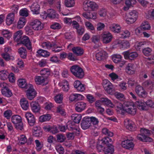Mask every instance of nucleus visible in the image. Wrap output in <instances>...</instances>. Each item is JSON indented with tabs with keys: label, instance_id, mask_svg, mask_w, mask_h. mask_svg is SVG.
Segmentation results:
<instances>
[{
	"label": "nucleus",
	"instance_id": "obj_14",
	"mask_svg": "<svg viewBox=\"0 0 154 154\" xmlns=\"http://www.w3.org/2000/svg\"><path fill=\"white\" fill-rule=\"evenodd\" d=\"M135 91L137 94L140 97H146V93L143 87L139 85H137L136 87Z\"/></svg>",
	"mask_w": 154,
	"mask_h": 154
},
{
	"label": "nucleus",
	"instance_id": "obj_64",
	"mask_svg": "<svg viewBox=\"0 0 154 154\" xmlns=\"http://www.w3.org/2000/svg\"><path fill=\"white\" fill-rule=\"evenodd\" d=\"M63 99L62 95L61 94H58L55 96L54 100L55 102L58 103H61Z\"/></svg>",
	"mask_w": 154,
	"mask_h": 154
},
{
	"label": "nucleus",
	"instance_id": "obj_31",
	"mask_svg": "<svg viewBox=\"0 0 154 154\" xmlns=\"http://www.w3.org/2000/svg\"><path fill=\"white\" fill-rule=\"evenodd\" d=\"M62 47L61 46H58L56 42H52V51L55 53L59 52L62 50Z\"/></svg>",
	"mask_w": 154,
	"mask_h": 154
},
{
	"label": "nucleus",
	"instance_id": "obj_59",
	"mask_svg": "<svg viewBox=\"0 0 154 154\" xmlns=\"http://www.w3.org/2000/svg\"><path fill=\"white\" fill-rule=\"evenodd\" d=\"M27 119L30 126H32L35 125V120L34 116H31L29 118Z\"/></svg>",
	"mask_w": 154,
	"mask_h": 154
},
{
	"label": "nucleus",
	"instance_id": "obj_53",
	"mask_svg": "<svg viewBox=\"0 0 154 154\" xmlns=\"http://www.w3.org/2000/svg\"><path fill=\"white\" fill-rule=\"evenodd\" d=\"M55 149L59 154H63L65 152L64 148L60 144L57 145L55 146Z\"/></svg>",
	"mask_w": 154,
	"mask_h": 154
},
{
	"label": "nucleus",
	"instance_id": "obj_5",
	"mask_svg": "<svg viewBox=\"0 0 154 154\" xmlns=\"http://www.w3.org/2000/svg\"><path fill=\"white\" fill-rule=\"evenodd\" d=\"M98 8V5L94 2L87 1L83 3V8L85 11H94Z\"/></svg>",
	"mask_w": 154,
	"mask_h": 154
},
{
	"label": "nucleus",
	"instance_id": "obj_37",
	"mask_svg": "<svg viewBox=\"0 0 154 154\" xmlns=\"http://www.w3.org/2000/svg\"><path fill=\"white\" fill-rule=\"evenodd\" d=\"M11 119L12 122L15 125L22 122L21 117L18 115L13 116Z\"/></svg>",
	"mask_w": 154,
	"mask_h": 154
},
{
	"label": "nucleus",
	"instance_id": "obj_55",
	"mask_svg": "<svg viewBox=\"0 0 154 154\" xmlns=\"http://www.w3.org/2000/svg\"><path fill=\"white\" fill-rule=\"evenodd\" d=\"M124 103L122 105V103L119 102H117L115 105L114 107H116V110L117 111H119L120 110L122 111H124Z\"/></svg>",
	"mask_w": 154,
	"mask_h": 154
},
{
	"label": "nucleus",
	"instance_id": "obj_7",
	"mask_svg": "<svg viewBox=\"0 0 154 154\" xmlns=\"http://www.w3.org/2000/svg\"><path fill=\"white\" fill-rule=\"evenodd\" d=\"M27 86L26 96L29 99L31 100L36 97L37 93L32 85H29Z\"/></svg>",
	"mask_w": 154,
	"mask_h": 154
},
{
	"label": "nucleus",
	"instance_id": "obj_19",
	"mask_svg": "<svg viewBox=\"0 0 154 154\" xmlns=\"http://www.w3.org/2000/svg\"><path fill=\"white\" fill-rule=\"evenodd\" d=\"M107 55V54L106 51H102L96 54V57L97 60H100L106 58Z\"/></svg>",
	"mask_w": 154,
	"mask_h": 154
},
{
	"label": "nucleus",
	"instance_id": "obj_6",
	"mask_svg": "<svg viewBox=\"0 0 154 154\" xmlns=\"http://www.w3.org/2000/svg\"><path fill=\"white\" fill-rule=\"evenodd\" d=\"M122 54L125 59L131 61L135 60L138 56V54L137 52H131L129 50L123 52Z\"/></svg>",
	"mask_w": 154,
	"mask_h": 154
},
{
	"label": "nucleus",
	"instance_id": "obj_57",
	"mask_svg": "<svg viewBox=\"0 0 154 154\" xmlns=\"http://www.w3.org/2000/svg\"><path fill=\"white\" fill-rule=\"evenodd\" d=\"M102 132L103 134L110 137H112L113 135V133L107 128H103L102 130Z\"/></svg>",
	"mask_w": 154,
	"mask_h": 154
},
{
	"label": "nucleus",
	"instance_id": "obj_49",
	"mask_svg": "<svg viewBox=\"0 0 154 154\" xmlns=\"http://www.w3.org/2000/svg\"><path fill=\"white\" fill-rule=\"evenodd\" d=\"M140 131L141 133L143 134L144 136H146V137L149 138L148 136L151 134V131L144 128H141Z\"/></svg>",
	"mask_w": 154,
	"mask_h": 154
},
{
	"label": "nucleus",
	"instance_id": "obj_48",
	"mask_svg": "<svg viewBox=\"0 0 154 154\" xmlns=\"http://www.w3.org/2000/svg\"><path fill=\"white\" fill-rule=\"evenodd\" d=\"M120 35H121L120 37L122 38H126L130 36V32L127 30H122L120 31Z\"/></svg>",
	"mask_w": 154,
	"mask_h": 154
},
{
	"label": "nucleus",
	"instance_id": "obj_56",
	"mask_svg": "<svg viewBox=\"0 0 154 154\" xmlns=\"http://www.w3.org/2000/svg\"><path fill=\"white\" fill-rule=\"evenodd\" d=\"M65 4L67 7H71L74 6L75 2L74 0H65Z\"/></svg>",
	"mask_w": 154,
	"mask_h": 154
},
{
	"label": "nucleus",
	"instance_id": "obj_16",
	"mask_svg": "<svg viewBox=\"0 0 154 154\" xmlns=\"http://www.w3.org/2000/svg\"><path fill=\"white\" fill-rule=\"evenodd\" d=\"M83 16L87 19H95L97 18L96 13L90 12H84L82 14Z\"/></svg>",
	"mask_w": 154,
	"mask_h": 154
},
{
	"label": "nucleus",
	"instance_id": "obj_30",
	"mask_svg": "<svg viewBox=\"0 0 154 154\" xmlns=\"http://www.w3.org/2000/svg\"><path fill=\"white\" fill-rule=\"evenodd\" d=\"M46 79L43 76H36L35 77L34 80L36 84L40 85L44 83Z\"/></svg>",
	"mask_w": 154,
	"mask_h": 154
},
{
	"label": "nucleus",
	"instance_id": "obj_34",
	"mask_svg": "<svg viewBox=\"0 0 154 154\" xmlns=\"http://www.w3.org/2000/svg\"><path fill=\"white\" fill-rule=\"evenodd\" d=\"M67 128L69 131H73L74 133H76V131L78 130V127L74 124V122H69L67 125Z\"/></svg>",
	"mask_w": 154,
	"mask_h": 154
},
{
	"label": "nucleus",
	"instance_id": "obj_43",
	"mask_svg": "<svg viewBox=\"0 0 154 154\" xmlns=\"http://www.w3.org/2000/svg\"><path fill=\"white\" fill-rule=\"evenodd\" d=\"M9 73L5 70H2L0 71V79L4 80L8 78Z\"/></svg>",
	"mask_w": 154,
	"mask_h": 154
},
{
	"label": "nucleus",
	"instance_id": "obj_33",
	"mask_svg": "<svg viewBox=\"0 0 154 154\" xmlns=\"http://www.w3.org/2000/svg\"><path fill=\"white\" fill-rule=\"evenodd\" d=\"M30 105L32 109L33 112L36 113L38 112L40 107L37 102H32L31 103Z\"/></svg>",
	"mask_w": 154,
	"mask_h": 154
},
{
	"label": "nucleus",
	"instance_id": "obj_32",
	"mask_svg": "<svg viewBox=\"0 0 154 154\" xmlns=\"http://www.w3.org/2000/svg\"><path fill=\"white\" fill-rule=\"evenodd\" d=\"M18 52L20 57L23 59H25L27 56V52L26 49L24 47H21L18 50Z\"/></svg>",
	"mask_w": 154,
	"mask_h": 154
},
{
	"label": "nucleus",
	"instance_id": "obj_13",
	"mask_svg": "<svg viewBox=\"0 0 154 154\" xmlns=\"http://www.w3.org/2000/svg\"><path fill=\"white\" fill-rule=\"evenodd\" d=\"M124 125L126 128L130 131H133L135 130L134 123L131 120H127L125 121Z\"/></svg>",
	"mask_w": 154,
	"mask_h": 154
},
{
	"label": "nucleus",
	"instance_id": "obj_3",
	"mask_svg": "<svg viewBox=\"0 0 154 154\" xmlns=\"http://www.w3.org/2000/svg\"><path fill=\"white\" fill-rule=\"evenodd\" d=\"M124 111L128 114L132 115L135 114L136 112L137 108L133 103L129 102L124 103Z\"/></svg>",
	"mask_w": 154,
	"mask_h": 154
},
{
	"label": "nucleus",
	"instance_id": "obj_51",
	"mask_svg": "<svg viewBox=\"0 0 154 154\" xmlns=\"http://www.w3.org/2000/svg\"><path fill=\"white\" fill-rule=\"evenodd\" d=\"M2 56L3 58L6 61H9L10 60L14 59V57L10 56L8 53H4L2 54Z\"/></svg>",
	"mask_w": 154,
	"mask_h": 154
},
{
	"label": "nucleus",
	"instance_id": "obj_50",
	"mask_svg": "<svg viewBox=\"0 0 154 154\" xmlns=\"http://www.w3.org/2000/svg\"><path fill=\"white\" fill-rule=\"evenodd\" d=\"M122 57L119 54H114L112 56V60L115 63H119L122 60Z\"/></svg>",
	"mask_w": 154,
	"mask_h": 154
},
{
	"label": "nucleus",
	"instance_id": "obj_2",
	"mask_svg": "<svg viewBox=\"0 0 154 154\" xmlns=\"http://www.w3.org/2000/svg\"><path fill=\"white\" fill-rule=\"evenodd\" d=\"M70 70L74 76L79 78L81 79L84 76V74L83 69L78 65L72 66L70 68Z\"/></svg>",
	"mask_w": 154,
	"mask_h": 154
},
{
	"label": "nucleus",
	"instance_id": "obj_63",
	"mask_svg": "<svg viewBox=\"0 0 154 154\" xmlns=\"http://www.w3.org/2000/svg\"><path fill=\"white\" fill-rule=\"evenodd\" d=\"M50 27L54 29H59L61 28V26L59 23H55L51 26Z\"/></svg>",
	"mask_w": 154,
	"mask_h": 154
},
{
	"label": "nucleus",
	"instance_id": "obj_38",
	"mask_svg": "<svg viewBox=\"0 0 154 154\" xmlns=\"http://www.w3.org/2000/svg\"><path fill=\"white\" fill-rule=\"evenodd\" d=\"M48 16L51 18H55L57 17V14L56 13L55 11L52 9H49L47 11Z\"/></svg>",
	"mask_w": 154,
	"mask_h": 154
},
{
	"label": "nucleus",
	"instance_id": "obj_39",
	"mask_svg": "<svg viewBox=\"0 0 154 154\" xmlns=\"http://www.w3.org/2000/svg\"><path fill=\"white\" fill-rule=\"evenodd\" d=\"M26 23L25 18L24 17H20L17 23V28L18 29L22 28L25 24Z\"/></svg>",
	"mask_w": 154,
	"mask_h": 154
},
{
	"label": "nucleus",
	"instance_id": "obj_62",
	"mask_svg": "<svg viewBox=\"0 0 154 154\" xmlns=\"http://www.w3.org/2000/svg\"><path fill=\"white\" fill-rule=\"evenodd\" d=\"M20 15L22 16L26 17L28 16V11L26 8L22 9L20 11Z\"/></svg>",
	"mask_w": 154,
	"mask_h": 154
},
{
	"label": "nucleus",
	"instance_id": "obj_28",
	"mask_svg": "<svg viewBox=\"0 0 154 154\" xmlns=\"http://www.w3.org/2000/svg\"><path fill=\"white\" fill-rule=\"evenodd\" d=\"M83 96L78 94H72L69 97V100L72 102L80 100H82Z\"/></svg>",
	"mask_w": 154,
	"mask_h": 154
},
{
	"label": "nucleus",
	"instance_id": "obj_44",
	"mask_svg": "<svg viewBox=\"0 0 154 154\" xmlns=\"http://www.w3.org/2000/svg\"><path fill=\"white\" fill-rule=\"evenodd\" d=\"M101 100L102 103L112 108L114 107V105L112 103L111 101L107 98H102Z\"/></svg>",
	"mask_w": 154,
	"mask_h": 154
},
{
	"label": "nucleus",
	"instance_id": "obj_17",
	"mask_svg": "<svg viewBox=\"0 0 154 154\" xmlns=\"http://www.w3.org/2000/svg\"><path fill=\"white\" fill-rule=\"evenodd\" d=\"M86 106L85 103L82 102H78L75 105V109L78 112H81L85 109Z\"/></svg>",
	"mask_w": 154,
	"mask_h": 154
},
{
	"label": "nucleus",
	"instance_id": "obj_20",
	"mask_svg": "<svg viewBox=\"0 0 154 154\" xmlns=\"http://www.w3.org/2000/svg\"><path fill=\"white\" fill-rule=\"evenodd\" d=\"M125 71L129 74H133L135 73V69L134 65L131 63H129L126 67Z\"/></svg>",
	"mask_w": 154,
	"mask_h": 154
},
{
	"label": "nucleus",
	"instance_id": "obj_58",
	"mask_svg": "<svg viewBox=\"0 0 154 154\" xmlns=\"http://www.w3.org/2000/svg\"><path fill=\"white\" fill-rule=\"evenodd\" d=\"M19 143L21 144H24L27 141V138L24 135H21L18 138Z\"/></svg>",
	"mask_w": 154,
	"mask_h": 154
},
{
	"label": "nucleus",
	"instance_id": "obj_36",
	"mask_svg": "<svg viewBox=\"0 0 154 154\" xmlns=\"http://www.w3.org/2000/svg\"><path fill=\"white\" fill-rule=\"evenodd\" d=\"M18 85L20 87L26 89V88L28 87L27 86L31 84H27L25 79H20L18 80Z\"/></svg>",
	"mask_w": 154,
	"mask_h": 154
},
{
	"label": "nucleus",
	"instance_id": "obj_11",
	"mask_svg": "<svg viewBox=\"0 0 154 154\" xmlns=\"http://www.w3.org/2000/svg\"><path fill=\"white\" fill-rule=\"evenodd\" d=\"M102 41L104 43L107 44L110 42L112 40V36L109 32H105L101 35Z\"/></svg>",
	"mask_w": 154,
	"mask_h": 154
},
{
	"label": "nucleus",
	"instance_id": "obj_23",
	"mask_svg": "<svg viewBox=\"0 0 154 154\" xmlns=\"http://www.w3.org/2000/svg\"><path fill=\"white\" fill-rule=\"evenodd\" d=\"M15 15L14 14L10 13L7 16L6 19V23L8 25L12 24L14 20Z\"/></svg>",
	"mask_w": 154,
	"mask_h": 154
},
{
	"label": "nucleus",
	"instance_id": "obj_8",
	"mask_svg": "<svg viewBox=\"0 0 154 154\" xmlns=\"http://www.w3.org/2000/svg\"><path fill=\"white\" fill-rule=\"evenodd\" d=\"M30 25L35 30L40 31L44 27L43 24L38 19L32 20L30 22Z\"/></svg>",
	"mask_w": 154,
	"mask_h": 154
},
{
	"label": "nucleus",
	"instance_id": "obj_15",
	"mask_svg": "<svg viewBox=\"0 0 154 154\" xmlns=\"http://www.w3.org/2000/svg\"><path fill=\"white\" fill-rule=\"evenodd\" d=\"M136 104L138 108L140 110H146L147 109L146 102L143 100H138L136 102Z\"/></svg>",
	"mask_w": 154,
	"mask_h": 154
},
{
	"label": "nucleus",
	"instance_id": "obj_60",
	"mask_svg": "<svg viewBox=\"0 0 154 154\" xmlns=\"http://www.w3.org/2000/svg\"><path fill=\"white\" fill-rule=\"evenodd\" d=\"M115 96L117 99L121 100H123L125 98L124 95L120 92L115 93Z\"/></svg>",
	"mask_w": 154,
	"mask_h": 154
},
{
	"label": "nucleus",
	"instance_id": "obj_27",
	"mask_svg": "<svg viewBox=\"0 0 154 154\" xmlns=\"http://www.w3.org/2000/svg\"><path fill=\"white\" fill-rule=\"evenodd\" d=\"M30 9L33 14H39L40 6L37 3H34L32 4Z\"/></svg>",
	"mask_w": 154,
	"mask_h": 154
},
{
	"label": "nucleus",
	"instance_id": "obj_22",
	"mask_svg": "<svg viewBox=\"0 0 154 154\" xmlns=\"http://www.w3.org/2000/svg\"><path fill=\"white\" fill-rule=\"evenodd\" d=\"M109 28L111 31L114 33H119L121 31V27L119 25L117 24H112Z\"/></svg>",
	"mask_w": 154,
	"mask_h": 154
},
{
	"label": "nucleus",
	"instance_id": "obj_45",
	"mask_svg": "<svg viewBox=\"0 0 154 154\" xmlns=\"http://www.w3.org/2000/svg\"><path fill=\"white\" fill-rule=\"evenodd\" d=\"M150 26L148 22L145 21L143 22L141 25V28L143 30H149L150 29Z\"/></svg>",
	"mask_w": 154,
	"mask_h": 154
},
{
	"label": "nucleus",
	"instance_id": "obj_40",
	"mask_svg": "<svg viewBox=\"0 0 154 154\" xmlns=\"http://www.w3.org/2000/svg\"><path fill=\"white\" fill-rule=\"evenodd\" d=\"M38 53L40 56L45 57H47L50 55V53L42 49H40L37 51Z\"/></svg>",
	"mask_w": 154,
	"mask_h": 154
},
{
	"label": "nucleus",
	"instance_id": "obj_29",
	"mask_svg": "<svg viewBox=\"0 0 154 154\" xmlns=\"http://www.w3.org/2000/svg\"><path fill=\"white\" fill-rule=\"evenodd\" d=\"M72 51L74 54L77 56H81L84 53V51L83 49L79 47H73L72 49Z\"/></svg>",
	"mask_w": 154,
	"mask_h": 154
},
{
	"label": "nucleus",
	"instance_id": "obj_21",
	"mask_svg": "<svg viewBox=\"0 0 154 154\" xmlns=\"http://www.w3.org/2000/svg\"><path fill=\"white\" fill-rule=\"evenodd\" d=\"M119 46L123 49H127L129 48L130 44L129 42L127 41H121L117 40L116 42Z\"/></svg>",
	"mask_w": 154,
	"mask_h": 154
},
{
	"label": "nucleus",
	"instance_id": "obj_46",
	"mask_svg": "<svg viewBox=\"0 0 154 154\" xmlns=\"http://www.w3.org/2000/svg\"><path fill=\"white\" fill-rule=\"evenodd\" d=\"M40 73L42 75H45V78L47 79L50 75V70L48 69L44 68L41 70Z\"/></svg>",
	"mask_w": 154,
	"mask_h": 154
},
{
	"label": "nucleus",
	"instance_id": "obj_41",
	"mask_svg": "<svg viewBox=\"0 0 154 154\" xmlns=\"http://www.w3.org/2000/svg\"><path fill=\"white\" fill-rule=\"evenodd\" d=\"M136 3V0H127L126 1L125 4L127 7H124V10H128L129 8L132 6L133 5L135 4Z\"/></svg>",
	"mask_w": 154,
	"mask_h": 154
},
{
	"label": "nucleus",
	"instance_id": "obj_24",
	"mask_svg": "<svg viewBox=\"0 0 154 154\" xmlns=\"http://www.w3.org/2000/svg\"><path fill=\"white\" fill-rule=\"evenodd\" d=\"M20 104L22 108L24 110H27L29 107V103L26 99L23 98L20 101Z\"/></svg>",
	"mask_w": 154,
	"mask_h": 154
},
{
	"label": "nucleus",
	"instance_id": "obj_61",
	"mask_svg": "<svg viewBox=\"0 0 154 154\" xmlns=\"http://www.w3.org/2000/svg\"><path fill=\"white\" fill-rule=\"evenodd\" d=\"M151 52L152 49L149 48H144L143 50V53L146 56H149L151 54Z\"/></svg>",
	"mask_w": 154,
	"mask_h": 154
},
{
	"label": "nucleus",
	"instance_id": "obj_47",
	"mask_svg": "<svg viewBox=\"0 0 154 154\" xmlns=\"http://www.w3.org/2000/svg\"><path fill=\"white\" fill-rule=\"evenodd\" d=\"M51 118L50 114H46L41 116L39 118L40 122H42L46 121H49Z\"/></svg>",
	"mask_w": 154,
	"mask_h": 154
},
{
	"label": "nucleus",
	"instance_id": "obj_42",
	"mask_svg": "<svg viewBox=\"0 0 154 154\" xmlns=\"http://www.w3.org/2000/svg\"><path fill=\"white\" fill-rule=\"evenodd\" d=\"M137 137L138 140L142 141H150L152 140L150 138H147L146 136H144L141 133L138 134Z\"/></svg>",
	"mask_w": 154,
	"mask_h": 154
},
{
	"label": "nucleus",
	"instance_id": "obj_54",
	"mask_svg": "<svg viewBox=\"0 0 154 154\" xmlns=\"http://www.w3.org/2000/svg\"><path fill=\"white\" fill-rule=\"evenodd\" d=\"M57 140L58 142L63 143L66 139V137L62 134H58L56 136Z\"/></svg>",
	"mask_w": 154,
	"mask_h": 154
},
{
	"label": "nucleus",
	"instance_id": "obj_1",
	"mask_svg": "<svg viewBox=\"0 0 154 154\" xmlns=\"http://www.w3.org/2000/svg\"><path fill=\"white\" fill-rule=\"evenodd\" d=\"M102 141L103 144L107 145V147L104 148L105 154H113L114 152V149L112 145L113 141L112 139L108 137H105L103 138Z\"/></svg>",
	"mask_w": 154,
	"mask_h": 154
},
{
	"label": "nucleus",
	"instance_id": "obj_26",
	"mask_svg": "<svg viewBox=\"0 0 154 154\" xmlns=\"http://www.w3.org/2000/svg\"><path fill=\"white\" fill-rule=\"evenodd\" d=\"M22 32L21 30H20L14 33V40L18 43H19L22 38Z\"/></svg>",
	"mask_w": 154,
	"mask_h": 154
},
{
	"label": "nucleus",
	"instance_id": "obj_35",
	"mask_svg": "<svg viewBox=\"0 0 154 154\" xmlns=\"http://www.w3.org/2000/svg\"><path fill=\"white\" fill-rule=\"evenodd\" d=\"M72 119L75 123H79L82 119V116L80 114H73L71 116Z\"/></svg>",
	"mask_w": 154,
	"mask_h": 154
},
{
	"label": "nucleus",
	"instance_id": "obj_18",
	"mask_svg": "<svg viewBox=\"0 0 154 154\" xmlns=\"http://www.w3.org/2000/svg\"><path fill=\"white\" fill-rule=\"evenodd\" d=\"M91 125L89 119H85L82 120L81 123L82 128L84 130L88 129Z\"/></svg>",
	"mask_w": 154,
	"mask_h": 154
},
{
	"label": "nucleus",
	"instance_id": "obj_9",
	"mask_svg": "<svg viewBox=\"0 0 154 154\" xmlns=\"http://www.w3.org/2000/svg\"><path fill=\"white\" fill-rule=\"evenodd\" d=\"M138 15V13L135 10H133L129 12L126 19L127 23L131 24L134 23L137 19Z\"/></svg>",
	"mask_w": 154,
	"mask_h": 154
},
{
	"label": "nucleus",
	"instance_id": "obj_52",
	"mask_svg": "<svg viewBox=\"0 0 154 154\" xmlns=\"http://www.w3.org/2000/svg\"><path fill=\"white\" fill-rule=\"evenodd\" d=\"M41 45L43 48L50 49L52 46V42L51 43L48 41L44 42L42 43Z\"/></svg>",
	"mask_w": 154,
	"mask_h": 154
},
{
	"label": "nucleus",
	"instance_id": "obj_4",
	"mask_svg": "<svg viewBox=\"0 0 154 154\" xmlns=\"http://www.w3.org/2000/svg\"><path fill=\"white\" fill-rule=\"evenodd\" d=\"M0 86L2 88L1 92L3 95L8 97H9L12 96V93L8 88V85L7 83L5 82L1 83H0Z\"/></svg>",
	"mask_w": 154,
	"mask_h": 154
},
{
	"label": "nucleus",
	"instance_id": "obj_12",
	"mask_svg": "<svg viewBox=\"0 0 154 154\" xmlns=\"http://www.w3.org/2000/svg\"><path fill=\"white\" fill-rule=\"evenodd\" d=\"M122 145L124 148L129 150H132L134 146V144L132 141L128 139L122 141Z\"/></svg>",
	"mask_w": 154,
	"mask_h": 154
},
{
	"label": "nucleus",
	"instance_id": "obj_25",
	"mask_svg": "<svg viewBox=\"0 0 154 154\" xmlns=\"http://www.w3.org/2000/svg\"><path fill=\"white\" fill-rule=\"evenodd\" d=\"M154 85V82L150 80H147L143 83V86L145 88L149 90L152 89Z\"/></svg>",
	"mask_w": 154,
	"mask_h": 154
},
{
	"label": "nucleus",
	"instance_id": "obj_10",
	"mask_svg": "<svg viewBox=\"0 0 154 154\" xmlns=\"http://www.w3.org/2000/svg\"><path fill=\"white\" fill-rule=\"evenodd\" d=\"M18 44H23L29 50H30L32 49L31 43L30 40L28 36H24L23 37L20 41Z\"/></svg>",
	"mask_w": 154,
	"mask_h": 154
}]
</instances>
